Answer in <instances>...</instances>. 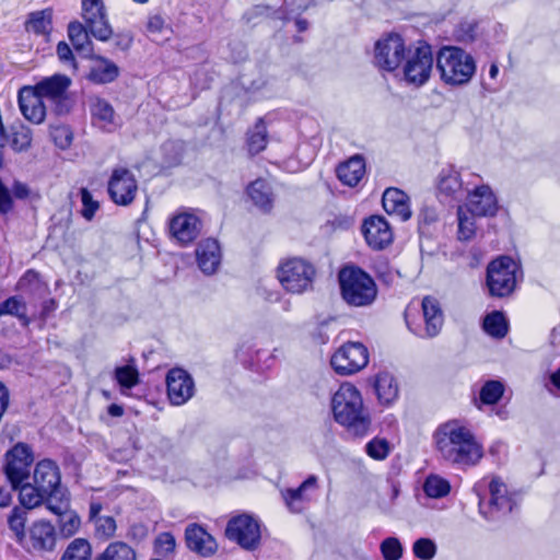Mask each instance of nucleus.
Segmentation results:
<instances>
[{
  "label": "nucleus",
  "instance_id": "1",
  "mask_svg": "<svg viewBox=\"0 0 560 560\" xmlns=\"http://www.w3.org/2000/svg\"><path fill=\"white\" fill-rule=\"evenodd\" d=\"M440 456L460 467L476 466L483 456V447L472 430L460 420H450L438 427L433 434Z\"/></svg>",
  "mask_w": 560,
  "mask_h": 560
},
{
  "label": "nucleus",
  "instance_id": "2",
  "mask_svg": "<svg viewBox=\"0 0 560 560\" xmlns=\"http://www.w3.org/2000/svg\"><path fill=\"white\" fill-rule=\"evenodd\" d=\"M331 411L337 423L357 436L368 434L371 417L361 392L351 383H342L331 397Z\"/></svg>",
  "mask_w": 560,
  "mask_h": 560
},
{
  "label": "nucleus",
  "instance_id": "3",
  "mask_svg": "<svg viewBox=\"0 0 560 560\" xmlns=\"http://www.w3.org/2000/svg\"><path fill=\"white\" fill-rule=\"evenodd\" d=\"M474 491L479 498V511L487 520L512 512L516 504L515 494L499 477H485L478 481Z\"/></svg>",
  "mask_w": 560,
  "mask_h": 560
},
{
  "label": "nucleus",
  "instance_id": "4",
  "mask_svg": "<svg viewBox=\"0 0 560 560\" xmlns=\"http://www.w3.org/2000/svg\"><path fill=\"white\" fill-rule=\"evenodd\" d=\"M441 80L452 86L467 84L476 72V62L470 54L459 47L445 46L436 57Z\"/></svg>",
  "mask_w": 560,
  "mask_h": 560
},
{
  "label": "nucleus",
  "instance_id": "5",
  "mask_svg": "<svg viewBox=\"0 0 560 560\" xmlns=\"http://www.w3.org/2000/svg\"><path fill=\"white\" fill-rule=\"evenodd\" d=\"M343 301L355 307L368 306L376 298L377 289L369 273L354 266L343 267L338 275Z\"/></svg>",
  "mask_w": 560,
  "mask_h": 560
},
{
  "label": "nucleus",
  "instance_id": "6",
  "mask_svg": "<svg viewBox=\"0 0 560 560\" xmlns=\"http://www.w3.org/2000/svg\"><path fill=\"white\" fill-rule=\"evenodd\" d=\"M315 277V266L301 257L282 259L276 269V278L280 285L291 294H303L312 291Z\"/></svg>",
  "mask_w": 560,
  "mask_h": 560
},
{
  "label": "nucleus",
  "instance_id": "7",
  "mask_svg": "<svg viewBox=\"0 0 560 560\" xmlns=\"http://www.w3.org/2000/svg\"><path fill=\"white\" fill-rule=\"evenodd\" d=\"M422 322L416 319L417 307L409 305L405 313L408 328L416 336L421 338L435 337L444 323L441 305L435 298L425 296L421 302Z\"/></svg>",
  "mask_w": 560,
  "mask_h": 560
},
{
  "label": "nucleus",
  "instance_id": "8",
  "mask_svg": "<svg viewBox=\"0 0 560 560\" xmlns=\"http://www.w3.org/2000/svg\"><path fill=\"white\" fill-rule=\"evenodd\" d=\"M520 266L510 257L502 256L491 261L487 269V285L491 295L503 298L515 289Z\"/></svg>",
  "mask_w": 560,
  "mask_h": 560
},
{
  "label": "nucleus",
  "instance_id": "9",
  "mask_svg": "<svg viewBox=\"0 0 560 560\" xmlns=\"http://www.w3.org/2000/svg\"><path fill=\"white\" fill-rule=\"evenodd\" d=\"M433 63L434 58L429 45H420L415 49H408L400 66L401 78L409 85L422 86L431 77Z\"/></svg>",
  "mask_w": 560,
  "mask_h": 560
},
{
  "label": "nucleus",
  "instance_id": "10",
  "mask_svg": "<svg viewBox=\"0 0 560 560\" xmlns=\"http://www.w3.org/2000/svg\"><path fill=\"white\" fill-rule=\"evenodd\" d=\"M225 536L244 550L254 551L261 541V523L253 514L235 515L228 522Z\"/></svg>",
  "mask_w": 560,
  "mask_h": 560
},
{
  "label": "nucleus",
  "instance_id": "11",
  "mask_svg": "<svg viewBox=\"0 0 560 560\" xmlns=\"http://www.w3.org/2000/svg\"><path fill=\"white\" fill-rule=\"evenodd\" d=\"M408 49L398 34H388L380 38L374 46V63L384 71L393 72L400 68Z\"/></svg>",
  "mask_w": 560,
  "mask_h": 560
},
{
  "label": "nucleus",
  "instance_id": "12",
  "mask_svg": "<svg viewBox=\"0 0 560 560\" xmlns=\"http://www.w3.org/2000/svg\"><path fill=\"white\" fill-rule=\"evenodd\" d=\"M369 363L368 348L361 342H347L342 345L331 357L330 364L336 373L351 375Z\"/></svg>",
  "mask_w": 560,
  "mask_h": 560
},
{
  "label": "nucleus",
  "instance_id": "13",
  "mask_svg": "<svg viewBox=\"0 0 560 560\" xmlns=\"http://www.w3.org/2000/svg\"><path fill=\"white\" fill-rule=\"evenodd\" d=\"M107 190L114 203L129 206L138 194V182L135 174L127 167H115L109 176Z\"/></svg>",
  "mask_w": 560,
  "mask_h": 560
},
{
  "label": "nucleus",
  "instance_id": "14",
  "mask_svg": "<svg viewBox=\"0 0 560 560\" xmlns=\"http://www.w3.org/2000/svg\"><path fill=\"white\" fill-rule=\"evenodd\" d=\"M466 203L468 212L478 217H493L499 209L498 199L491 187L487 184L466 183Z\"/></svg>",
  "mask_w": 560,
  "mask_h": 560
},
{
  "label": "nucleus",
  "instance_id": "15",
  "mask_svg": "<svg viewBox=\"0 0 560 560\" xmlns=\"http://www.w3.org/2000/svg\"><path fill=\"white\" fill-rule=\"evenodd\" d=\"M82 19L91 35L101 42H107L113 28L108 22L103 0H82Z\"/></svg>",
  "mask_w": 560,
  "mask_h": 560
},
{
  "label": "nucleus",
  "instance_id": "16",
  "mask_svg": "<svg viewBox=\"0 0 560 560\" xmlns=\"http://www.w3.org/2000/svg\"><path fill=\"white\" fill-rule=\"evenodd\" d=\"M32 462L31 448L25 444L19 443L7 453L4 470L13 489H18L28 478Z\"/></svg>",
  "mask_w": 560,
  "mask_h": 560
},
{
  "label": "nucleus",
  "instance_id": "17",
  "mask_svg": "<svg viewBox=\"0 0 560 560\" xmlns=\"http://www.w3.org/2000/svg\"><path fill=\"white\" fill-rule=\"evenodd\" d=\"M200 231L201 220L195 210H179L170 220V233L180 245L192 243Z\"/></svg>",
  "mask_w": 560,
  "mask_h": 560
},
{
  "label": "nucleus",
  "instance_id": "18",
  "mask_svg": "<svg viewBox=\"0 0 560 560\" xmlns=\"http://www.w3.org/2000/svg\"><path fill=\"white\" fill-rule=\"evenodd\" d=\"M33 480L39 491L47 494V503L52 497L68 495L67 491L60 486L59 468L51 459H43L36 464Z\"/></svg>",
  "mask_w": 560,
  "mask_h": 560
},
{
  "label": "nucleus",
  "instance_id": "19",
  "mask_svg": "<svg viewBox=\"0 0 560 560\" xmlns=\"http://www.w3.org/2000/svg\"><path fill=\"white\" fill-rule=\"evenodd\" d=\"M166 393L172 405L186 404L195 394L194 378L182 368L171 369L166 374Z\"/></svg>",
  "mask_w": 560,
  "mask_h": 560
},
{
  "label": "nucleus",
  "instance_id": "20",
  "mask_svg": "<svg viewBox=\"0 0 560 560\" xmlns=\"http://www.w3.org/2000/svg\"><path fill=\"white\" fill-rule=\"evenodd\" d=\"M466 183L454 166L443 167L436 177L439 199L443 202L460 201L466 194Z\"/></svg>",
  "mask_w": 560,
  "mask_h": 560
},
{
  "label": "nucleus",
  "instance_id": "21",
  "mask_svg": "<svg viewBox=\"0 0 560 560\" xmlns=\"http://www.w3.org/2000/svg\"><path fill=\"white\" fill-rule=\"evenodd\" d=\"M47 509L58 516L59 533L63 537L75 535L81 526V518L75 511L70 509L69 497H52L47 503Z\"/></svg>",
  "mask_w": 560,
  "mask_h": 560
},
{
  "label": "nucleus",
  "instance_id": "22",
  "mask_svg": "<svg viewBox=\"0 0 560 560\" xmlns=\"http://www.w3.org/2000/svg\"><path fill=\"white\" fill-rule=\"evenodd\" d=\"M362 233L368 245L376 250L387 247L393 241V231L384 217L371 215L362 224Z\"/></svg>",
  "mask_w": 560,
  "mask_h": 560
},
{
  "label": "nucleus",
  "instance_id": "23",
  "mask_svg": "<svg viewBox=\"0 0 560 560\" xmlns=\"http://www.w3.org/2000/svg\"><path fill=\"white\" fill-rule=\"evenodd\" d=\"M19 108L23 117L32 124L39 125L45 120L46 106L44 98L33 86H23L19 91Z\"/></svg>",
  "mask_w": 560,
  "mask_h": 560
},
{
  "label": "nucleus",
  "instance_id": "24",
  "mask_svg": "<svg viewBox=\"0 0 560 560\" xmlns=\"http://www.w3.org/2000/svg\"><path fill=\"white\" fill-rule=\"evenodd\" d=\"M317 489V477L308 476L296 489H285L281 491L282 499L287 508L293 513L304 511L311 502V492Z\"/></svg>",
  "mask_w": 560,
  "mask_h": 560
},
{
  "label": "nucleus",
  "instance_id": "25",
  "mask_svg": "<svg viewBox=\"0 0 560 560\" xmlns=\"http://www.w3.org/2000/svg\"><path fill=\"white\" fill-rule=\"evenodd\" d=\"M197 264L205 275H213L218 271L222 253L217 240L206 238L196 248Z\"/></svg>",
  "mask_w": 560,
  "mask_h": 560
},
{
  "label": "nucleus",
  "instance_id": "26",
  "mask_svg": "<svg viewBox=\"0 0 560 560\" xmlns=\"http://www.w3.org/2000/svg\"><path fill=\"white\" fill-rule=\"evenodd\" d=\"M185 538L187 547L202 556L210 557L217 549L218 544L212 535H210L202 526L197 524H190L185 530Z\"/></svg>",
  "mask_w": 560,
  "mask_h": 560
},
{
  "label": "nucleus",
  "instance_id": "27",
  "mask_svg": "<svg viewBox=\"0 0 560 560\" xmlns=\"http://www.w3.org/2000/svg\"><path fill=\"white\" fill-rule=\"evenodd\" d=\"M90 112L93 125L104 131L112 132L119 126V119L113 106L104 98L92 97Z\"/></svg>",
  "mask_w": 560,
  "mask_h": 560
},
{
  "label": "nucleus",
  "instance_id": "28",
  "mask_svg": "<svg viewBox=\"0 0 560 560\" xmlns=\"http://www.w3.org/2000/svg\"><path fill=\"white\" fill-rule=\"evenodd\" d=\"M102 511V503L97 500H92L89 506V522L93 524L95 536L107 540L115 535L117 524L113 516L103 515Z\"/></svg>",
  "mask_w": 560,
  "mask_h": 560
},
{
  "label": "nucleus",
  "instance_id": "29",
  "mask_svg": "<svg viewBox=\"0 0 560 560\" xmlns=\"http://www.w3.org/2000/svg\"><path fill=\"white\" fill-rule=\"evenodd\" d=\"M382 203L389 215H395L400 221H407L411 217L409 198L398 188H387L383 194Z\"/></svg>",
  "mask_w": 560,
  "mask_h": 560
},
{
  "label": "nucleus",
  "instance_id": "30",
  "mask_svg": "<svg viewBox=\"0 0 560 560\" xmlns=\"http://www.w3.org/2000/svg\"><path fill=\"white\" fill-rule=\"evenodd\" d=\"M71 80L67 75L55 74L45 78L33 86L43 98L60 102L65 98Z\"/></svg>",
  "mask_w": 560,
  "mask_h": 560
},
{
  "label": "nucleus",
  "instance_id": "31",
  "mask_svg": "<svg viewBox=\"0 0 560 560\" xmlns=\"http://www.w3.org/2000/svg\"><path fill=\"white\" fill-rule=\"evenodd\" d=\"M250 201L262 212H269L275 202V192L270 183L264 178L252 182L246 189Z\"/></svg>",
  "mask_w": 560,
  "mask_h": 560
},
{
  "label": "nucleus",
  "instance_id": "32",
  "mask_svg": "<svg viewBox=\"0 0 560 560\" xmlns=\"http://www.w3.org/2000/svg\"><path fill=\"white\" fill-rule=\"evenodd\" d=\"M374 389L380 404L392 406L399 396V385L397 380L389 372H380L375 375Z\"/></svg>",
  "mask_w": 560,
  "mask_h": 560
},
{
  "label": "nucleus",
  "instance_id": "33",
  "mask_svg": "<svg viewBox=\"0 0 560 560\" xmlns=\"http://www.w3.org/2000/svg\"><path fill=\"white\" fill-rule=\"evenodd\" d=\"M56 544L54 526L45 521L37 522L31 528V545L36 551H50Z\"/></svg>",
  "mask_w": 560,
  "mask_h": 560
},
{
  "label": "nucleus",
  "instance_id": "34",
  "mask_svg": "<svg viewBox=\"0 0 560 560\" xmlns=\"http://www.w3.org/2000/svg\"><path fill=\"white\" fill-rule=\"evenodd\" d=\"M365 174V163L362 156L354 155L341 163L337 168L339 180L350 187H354Z\"/></svg>",
  "mask_w": 560,
  "mask_h": 560
},
{
  "label": "nucleus",
  "instance_id": "35",
  "mask_svg": "<svg viewBox=\"0 0 560 560\" xmlns=\"http://www.w3.org/2000/svg\"><path fill=\"white\" fill-rule=\"evenodd\" d=\"M119 74L118 67L104 57H96L90 68L88 78L98 84L113 82Z\"/></svg>",
  "mask_w": 560,
  "mask_h": 560
},
{
  "label": "nucleus",
  "instance_id": "36",
  "mask_svg": "<svg viewBox=\"0 0 560 560\" xmlns=\"http://www.w3.org/2000/svg\"><path fill=\"white\" fill-rule=\"evenodd\" d=\"M33 141V132L30 127L21 121L14 122L9 127V133L7 135V142L10 144L13 151L24 152L27 151Z\"/></svg>",
  "mask_w": 560,
  "mask_h": 560
},
{
  "label": "nucleus",
  "instance_id": "37",
  "mask_svg": "<svg viewBox=\"0 0 560 560\" xmlns=\"http://www.w3.org/2000/svg\"><path fill=\"white\" fill-rule=\"evenodd\" d=\"M25 28L30 33L48 37L52 30V11L45 9L32 12L25 23Z\"/></svg>",
  "mask_w": 560,
  "mask_h": 560
},
{
  "label": "nucleus",
  "instance_id": "38",
  "mask_svg": "<svg viewBox=\"0 0 560 560\" xmlns=\"http://www.w3.org/2000/svg\"><path fill=\"white\" fill-rule=\"evenodd\" d=\"M247 149L249 154L255 155L264 151L268 143V133L264 120L260 118L254 128L247 133Z\"/></svg>",
  "mask_w": 560,
  "mask_h": 560
},
{
  "label": "nucleus",
  "instance_id": "39",
  "mask_svg": "<svg viewBox=\"0 0 560 560\" xmlns=\"http://www.w3.org/2000/svg\"><path fill=\"white\" fill-rule=\"evenodd\" d=\"M90 31L82 23L75 21L68 25V36L72 45L78 51H91Z\"/></svg>",
  "mask_w": 560,
  "mask_h": 560
},
{
  "label": "nucleus",
  "instance_id": "40",
  "mask_svg": "<svg viewBox=\"0 0 560 560\" xmlns=\"http://www.w3.org/2000/svg\"><path fill=\"white\" fill-rule=\"evenodd\" d=\"M3 315L15 316L23 326H28L31 322L26 315V304L19 295L11 296L0 304V317Z\"/></svg>",
  "mask_w": 560,
  "mask_h": 560
},
{
  "label": "nucleus",
  "instance_id": "41",
  "mask_svg": "<svg viewBox=\"0 0 560 560\" xmlns=\"http://www.w3.org/2000/svg\"><path fill=\"white\" fill-rule=\"evenodd\" d=\"M18 288L28 294L42 298L48 293V287L39 275L33 270L26 271L18 282Z\"/></svg>",
  "mask_w": 560,
  "mask_h": 560
},
{
  "label": "nucleus",
  "instance_id": "42",
  "mask_svg": "<svg viewBox=\"0 0 560 560\" xmlns=\"http://www.w3.org/2000/svg\"><path fill=\"white\" fill-rule=\"evenodd\" d=\"M19 499L26 509L38 506L44 500L47 503V494L39 491L36 485L21 483L19 487Z\"/></svg>",
  "mask_w": 560,
  "mask_h": 560
},
{
  "label": "nucleus",
  "instance_id": "43",
  "mask_svg": "<svg viewBox=\"0 0 560 560\" xmlns=\"http://www.w3.org/2000/svg\"><path fill=\"white\" fill-rule=\"evenodd\" d=\"M97 560H136L135 550L126 542H110Z\"/></svg>",
  "mask_w": 560,
  "mask_h": 560
},
{
  "label": "nucleus",
  "instance_id": "44",
  "mask_svg": "<svg viewBox=\"0 0 560 560\" xmlns=\"http://www.w3.org/2000/svg\"><path fill=\"white\" fill-rule=\"evenodd\" d=\"M458 217V237L463 241L470 240L476 232V222L475 218L478 217L477 214H472L471 212H468L467 208L464 206L458 207L457 211Z\"/></svg>",
  "mask_w": 560,
  "mask_h": 560
},
{
  "label": "nucleus",
  "instance_id": "45",
  "mask_svg": "<svg viewBox=\"0 0 560 560\" xmlns=\"http://www.w3.org/2000/svg\"><path fill=\"white\" fill-rule=\"evenodd\" d=\"M423 490L428 497L439 499L450 493L451 485L448 480L439 475H430L424 481Z\"/></svg>",
  "mask_w": 560,
  "mask_h": 560
},
{
  "label": "nucleus",
  "instance_id": "46",
  "mask_svg": "<svg viewBox=\"0 0 560 560\" xmlns=\"http://www.w3.org/2000/svg\"><path fill=\"white\" fill-rule=\"evenodd\" d=\"M61 560H91V546L86 539L75 538L63 552Z\"/></svg>",
  "mask_w": 560,
  "mask_h": 560
},
{
  "label": "nucleus",
  "instance_id": "47",
  "mask_svg": "<svg viewBox=\"0 0 560 560\" xmlns=\"http://www.w3.org/2000/svg\"><path fill=\"white\" fill-rule=\"evenodd\" d=\"M483 329L492 337H504L508 332V323L504 315L500 312H492L487 315L483 320Z\"/></svg>",
  "mask_w": 560,
  "mask_h": 560
},
{
  "label": "nucleus",
  "instance_id": "48",
  "mask_svg": "<svg viewBox=\"0 0 560 560\" xmlns=\"http://www.w3.org/2000/svg\"><path fill=\"white\" fill-rule=\"evenodd\" d=\"M147 32L152 40L159 42L168 39L172 31L161 15H151L147 22Z\"/></svg>",
  "mask_w": 560,
  "mask_h": 560
},
{
  "label": "nucleus",
  "instance_id": "49",
  "mask_svg": "<svg viewBox=\"0 0 560 560\" xmlns=\"http://www.w3.org/2000/svg\"><path fill=\"white\" fill-rule=\"evenodd\" d=\"M393 447L385 438L375 436L365 444L366 454L375 460H384Z\"/></svg>",
  "mask_w": 560,
  "mask_h": 560
},
{
  "label": "nucleus",
  "instance_id": "50",
  "mask_svg": "<svg viewBox=\"0 0 560 560\" xmlns=\"http://www.w3.org/2000/svg\"><path fill=\"white\" fill-rule=\"evenodd\" d=\"M504 393V386L499 381L486 382L479 393L480 401L485 405H494Z\"/></svg>",
  "mask_w": 560,
  "mask_h": 560
},
{
  "label": "nucleus",
  "instance_id": "51",
  "mask_svg": "<svg viewBox=\"0 0 560 560\" xmlns=\"http://www.w3.org/2000/svg\"><path fill=\"white\" fill-rule=\"evenodd\" d=\"M412 551L420 560H432L436 553V545L430 538H420L413 542Z\"/></svg>",
  "mask_w": 560,
  "mask_h": 560
},
{
  "label": "nucleus",
  "instance_id": "52",
  "mask_svg": "<svg viewBox=\"0 0 560 560\" xmlns=\"http://www.w3.org/2000/svg\"><path fill=\"white\" fill-rule=\"evenodd\" d=\"M115 377L121 387L128 389L137 385L139 381L138 371L129 365L117 368Z\"/></svg>",
  "mask_w": 560,
  "mask_h": 560
},
{
  "label": "nucleus",
  "instance_id": "53",
  "mask_svg": "<svg viewBox=\"0 0 560 560\" xmlns=\"http://www.w3.org/2000/svg\"><path fill=\"white\" fill-rule=\"evenodd\" d=\"M381 551L385 560H399L402 556V546L395 537H388L381 544Z\"/></svg>",
  "mask_w": 560,
  "mask_h": 560
},
{
  "label": "nucleus",
  "instance_id": "54",
  "mask_svg": "<svg viewBox=\"0 0 560 560\" xmlns=\"http://www.w3.org/2000/svg\"><path fill=\"white\" fill-rule=\"evenodd\" d=\"M80 196L82 202L81 214L85 220L91 221L98 210L100 205L86 188L80 189Z\"/></svg>",
  "mask_w": 560,
  "mask_h": 560
},
{
  "label": "nucleus",
  "instance_id": "55",
  "mask_svg": "<svg viewBox=\"0 0 560 560\" xmlns=\"http://www.w3.org/2000/svg\"><path fill=\"white\" fill-rule=\"evenodd\" d=\"M50 136L55 144L62 150L69 148L73 139L72 131L65 125L51 127Z\"/></svg>",
  "mask_w": 560,
  "mask_h": 560
},
{
  "label": "nucleus",
  "instance_id": "56",
  "mask_svg": "<svg viewBox=\"0 0 560 560\" xmlns=\"http://www.w3.org/2000/svg\"><path fill=\"white\" fill-rule=\"evenodd\" d=\"M155 551L160 556H167L175 549V538L171 533H161L155 539Z\"/></svg>",
  "mask_w": 560,
  "mask_h": 560
},
{
  "label": "nucleus",
  "instance_id": "57",
  "mask_svg": "<svg viewBox=\"0 0 560 560\" xmlns=\"http://www.w3.org/2000/svg\"><path fill=\"white\" fill-rule=\"evenodd\" d=\"M25 522V512L19 509H14L8 520L10 529L14 532L18 537L24 535Z\"/></svg>",
  "mask_w": 560,
  "mask_h": 560
},
{
  "label": "nucleus",
  "instance_id": "58",
  "mask_svg": "<svg viewBox=\"0 0 560 560\" xmlns=\"http://www.w3.org/2000/svg\"><path fill=\"white\" fill-rule=\"evenodd\" d=\"M399 492H400V489H399L398 485L392 482L389 485V489H388V493H387L388 500L383 498L380 501L381 509L385 512H389L392 510V508L394 506L395 500L399 495Z\"/></svg>",
  "mask_w": 560,
  "mask_h": 560
},
{
  "label": "nucleus",
  "instance_id": "59",
  "mask_svg": "<svg viewBox=\"0 0 560 560\" xmlns=\"http://www.w3.org/2000/svg\"><path fill=\"white\" fill-rule=\"evenodd\" d=\"M57 55L61 61H73L72 50L65 42L58 44Z\"/></svg>",
  "mask_w": 560,
  "mask_h": 560
},
{
  "label": "nucleus",
  "instance_id": "60",
  "mask_svg": "<svg viewBox=\"0 0 560 560\" xmlns=\"http://www.w3.org/2000/svg\"><path fill=\"white\" fill-rule=\"evenodd\" d=\"M10 191L19 199H23L28 196L27 186L20 182H14Z\"/></svg>",
  "mask_w": 560,
  "mask_h": 560
},
{
  "label": "nucleus",
  "instance_id": "61",
  "mask_svg": "<svg viewBox=\"0 0 560 560\" xmlns=\"http://www.w3.org/2000/svg\"><path fill=\"white\" fill-rule=\"evenodd\" d=\"M9 405V390L3 383L0 382V415L3 416Z\"/></svg>",
  "mask_w": 560,
  "mask_h": 560
},
{
  "label": "nucleus",
  "instance_id": "62",
  "mask_svg": "<svg viewBox=\"0 0 560 560\" xmlns=\"http://www.w3.org/2000/svg\"><path fill=\"white\" fill-rule=\"evenodd\" d=\"M57 307V303L54 299L47 300L44 302L43 305V313L42 316L46 317L50 312H54Z\"/></svg>",
  "mask_w": 560,
  "mask_h": 560
},
{
  "label": "nucleus",
  "instance_id": "63",
  "mask_svg": "<svg viewBox=\"0 0 560 560\" xmlns=\"http://www.w3.org/2000/svg\"><path fill=\"white\" fill-rule=\"evenodd\" d=\"M108 413L112 416V417H120L124 415V409L121 406L119 405H116V404H112L109 407H108Z\"/></svg>",
  "mask_w": 560,
  "mask_h": 560
},
{
  "label": "nucleus",
  "instance_id": "64",
  "mask_svg": "<svg viewBox=\"0 0 560 560\" xmlns=\"http://www.w3.org/2000/svg\"><path fill=\"white\" fill-rule=\"evenodd\" d=\"M550 383L557 389H560V368L550 375Z\"/></svg>",
  "mask_w": 560,
  "mask_h": 560
}]
</instances>
